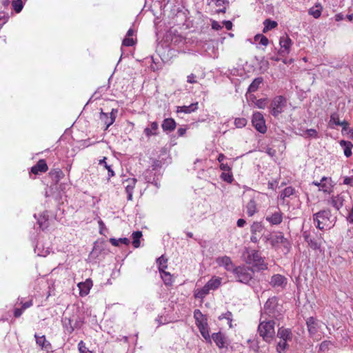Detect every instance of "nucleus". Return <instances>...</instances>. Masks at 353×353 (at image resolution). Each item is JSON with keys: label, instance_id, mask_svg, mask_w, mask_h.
<instances>
[{"label": "nucleus", "instance_id": "obj_45", "mask_svg": "<svg viewBox=\"0 0 353 353\" xmlns=\"http://www.w3.org/2000/svg\"><path fill=\"white\" fill-rule=\"evenodd\" d=\"M254 39L256 42H259L260 44L264 46H267L269 43L268 39L265 36L261 34L255 35Z\"/></svg>", "mask_w": 353, "mask_h": 353}, {"label": "nucleus", "instance_id": "obj_15", "mask_svg": "<svg viewBox=\"0 0 353 353\" xmlns=\"http://www.w3.org/2000/svg\"><path fill=\"white\" fill-rule=\"evenodd\" d=\"M265 220L271 225H278L283 221V213L280 209H277L274 212H269L265 216Z\"/></svg>", "mask_w": 353, "mask_h": 353}, {"label": "nucleus", "instance_id": "obj_1", "mask_svg": "<svg viewBox=\"0 0 353 353\" xmlns=\"http://www.w3.org/2000/svg\"><path fill=\"white\" fill-rule=\"evenodd\" d=\"M232 274L236 281L251 285V282L254 283L252 281L254 271L253 270L245 265H241L238 267H235L232 271Z\"/></svg>", "mask_w": 353, "mask_h": 353}, {"label": "nucleus", "instance_id": "obj_23", "mask_svg": "<svg viewBox=\"0 0 353 353\" xmlns=\"http://www.w3.org/2000/svg\"><path fill=\"white\" fill-rule=\"evenodd\" d=\"M198 109V103H191L190 105L176 106V112L190 114L195 112Z\"/></svg>", "mask_w": 353, "mask_h": 353}, {"label": "nucleus", "instance_id": "obj_9", "mask_svg": "<svg viewBox=\"0 0 353 353\" xmlns=\"http://www.w3.org/2000/svg\"><path fill=\"white\" fill-rule=\"evenodd\" d=\"M312 184L318 186L319 190L325 193H330L334 186L332 179L325 176L322 177L320 181H314Z\"/></svg>", "mask_w": 353, "mask_h": 353}, {"label": "nucleus", "instance_id": "obj_2", "mask_svg": "<svg viewBox=\"0 0 353 353\" xmlns=\"http://www.w3.org/2000/svg\"><path fill=\"white\" fill-rule=\"evenodd\" d=\"M275 323L273 320L261 321L258 326V332L263 339L270 343L275 335Z\"/></svg>", "mask_w": 353, "mask_h": 353}, {"label": "nucleus", "instance_id": "obj_24", "mask_svg": "<svg viewBox=\"0 0 353 353\" xmlns=\"http://www.w3.org/2000/svg\"><path fill=\"white\" fill-rule=\"evenodd\" d=\"M176 126L175 121L172 118H167L163 121L161 127L164 132H172Z\"/></svg>", "mask_w": 353, "mask_h": 353}, {"label": "nucleus", "instance_id": "obj_61", "mask_svg": "<svg viewBox=\"0 0 353 353\" xmlns=\"http://www.w3.org/2000/svg\"><path fill=\"white\" fill-rule=\"evenodd\" d=\"M343 184L353 186V176H346L343 179Z\"/></svg>", "mask_w": 353, "mask_h": 353}, {"label": "nucleus", "instance_id": "obj_53", "mask_svg": "<svg viewBox=\"0 0 353 353\" xmlns=\"http://www.w3.org/2000/svg\"><path fill=\"white\" fill-rule=\"evenodd\" d=\"M338 125L340 124V120L339 117V114L337 113H333L330 116V125Z\"/></svg>", "mask_w": 353, "mask_h": 353}, {"label": "nucleus", "instance_id": "obj_10", "mask_svg": "<svg viewBox=\"0 0 353 353\" xmlns=\"http://www.w3.org/2000/svg\"><path fill=\"white\" fill-rule=\"evenodd\" d=\"M118 113V109L113 108L110 112V115L109 116L107 113L103 112L102 109L101 110L99 119L105 125V130H107L108 128L114 123L115 121L117 114Z\"/></svg>", "mask_w": 353, "mask_h": 353}, {"label": "nucleus", "instance_id": "obj_12", "mask_svg": "<svg viewBox=\"0 0 353 353\" xmlns=\"http://www.w3.org/2000/svg\"><path fill=\"white\" fill-rule=\"evenodd\" d=\"M287 283V278L279 274H274L270 281V285L274 288L284 289Z\"/></svg>", "mask_w": 353, "mask_h": 353}, {"label": "nucleus", "instance_id": "obj_26", "mask_svg": "<svg viewBox=\"0 0 353 353\" xmlns=\"http://www.w3.org/2000/svg\"><path fill=\"white\" fill-rule=\"evenodd\" d=\"M126 182L128 183L127 185L125 186V192L128 195L127 199L128 201H131L132 199V194L137 183V179H128Z\"/></svg>", "mask_w": 353, "mask_h": 353}, {"label": "nucleus", "instance_id": "obj_55", "mask_svg": "<svg viewBox=\"0 0 353 353\" xmlns=\"http://www.w3.org/2000/svg\"><path fill=\"white\" fill-rule=\"evenodd\" d=\"M155 174L152 173V171L148 170L145 172V179L147 183H153V178H154Z\"/></svg>", "mask_w": 353, "mask_h": 353}, {"label": "nucleus", "instance_id": "obj_3", "mask_svg": "<svg viewBox=\"0 0 353 353\" xmlns=\"http://www.w3.org/2000/svg\"><path fill=\"white\" fill-rule=\"evenodd\" d=\"M331 211L329 209L322 210L313 214V220L316 224V227L319 230H323L325 228L329 227L331 224Z\"/></svg>", "mask_w": 353, "mask_h": 353}, {"label": "nucleus", "instance_id": "obj_38", "mask_svg": "<svg viewBox=\"0 0 353 353\" xmlns=\"http://www.w3.org/2000/svg\"><path fill=\"white\" fill-rule=\"evenodd\" d=\"M256 211V204L254 199H251L246 205V212L249 216H253Z\"/></svg>", "mask_w": 353, "mask_h": 353}, {"label": "nucleus", "instance_id": "obj_44", "mask_svg": "<svg viewBox=\"0 0 353 353\" xmlns=\"http://www.w3.org/2000/svg\"><path fill=\"white\" fill-rule=\"evenodd\" d=\"M194 317L195 319L196 325L199 323H207V319L204 317L199 310H195L194 312Z\"/></svg>", "mask_w": 353, "mask_h": 353}, {"label": "nucleus", "instance_id": "obj_60", "mask_svg": "<svg viewBox=\"0 0 353 353\" xmlns=\"http://www.w3.org/2000/svg\"><path fill=\"white\" fill-rule=\"evenodd\" d=\"M161 167V161L157 159L153 161L152 164V170H157Z\"/></svg>", "mask_w": 353, "mask_h": 353}, {"label": "nucleus", "instance_id": "obj_21", "mask_svg": "<svg viewBox=\"0 0 353 353\" xmlns=\"http://www.w3.org/2000/svg\"><path fill=\"white\" fill-rule=\"evenodd\" d=\"M303 237L312 249L318 250L320 248L321 243L314 238H312L310 232H308L307 231L303 232Z\"/></svg>", "mask_w": 353, "mask_h": 353}, {"label": "nucleus", "instance_id": "obj_42", "mask_svg": "<svg viewBox=\"0 0 353 353\" xmlns=\"http://www.w3.org/2000/svg\"><path fill=\"white\" fill-rule=\"evenodd\" d=\"M106 159H107L106 157H103V159L99 161V164L103 165L104 168L108 170V179L109 180L110 179V177H112L114 176V172L112 169V166L107 163Z\"/></svg>", "mask_w": 353, "mask_h": 353}, {"label": "nucleus", "instance_id": "obj_28", "mask_svg": "<svg viewBox=\"0 0 353 353\" xmlns=\"http://www.w3.org/2000/svg\"><path fill=\"white\" fill-rule=\"evenodd\" d=\"M196 326L198 327L202 336L206 340V341L211 343V336L209 333L208 323H199Z\"/></svg>", "mask_w": 353, "mask_h": 353}, {"label": "nucleus", "instance_id": "obj_50", "mask_svg": "<svg viewBox=\"0 0 353 353\" xmlns=\"http://www.w3.org/2000/svg\"><path fill=\"white\" fill-rule=\"evenodd\" d=\"M161 278L163 279L164 283L166 285H170L172 282L170 274L165 271L164 272H161Z\"/></svg>", "mask_w": 353, "mask_h": 353}, {"label": "nucleus", "instance_id": "obj_56", "mask_svg": "<svg viewBox=\"0 0 353 353\" xmlns=\"http://www.w3.org/2000/svg\"><path fill=\"white\" fill-rule=\"evenodd\" d=\"M331 345V342L330 341H323L319 346L320 351L325 352L328 350L329 346Z\"/></svg>", "mask_w": 353, "mask_h": 353}, {"label": "nucleus", "instance_id": "obj_5", "mask_svg": "<svg viewBox=\"0 0 353 353\" xmlns=\"http://www.w3.org/2000/svg\"><path fill=\"white\" fill-rule=\"evenodd\" d=\"M286 99L283 96L275 97L270 103V113L274 117H278L283 111L286 106Z\"/></svg>", "mask_w": 353, "mask_h": 353}, {"label": "nucleus", "instance_id": "obj_13", "mask_svg": "<svg viewBox=\"0 0 353 353\" xmlns=\"http://www.w3.org/2000/svg\"><path fill=\"white\" fill-rule=\"evenodd\" d=\"M263 229L264 227L261 222H254L250 228V241L253 243H257Z\"/></svg>", "mask_w": 353, "mask_h": 353}, {"label": "nucleus", "instance_id": "obj_19", "mask_svg": "<svg viewBox=\"0 0 353 353\" xmlns=\"http://www.w3.org/2000/svg\"><path fill=\"white\" fill-rule=\"evenodd\" d=\"M213 340L216 345L219 348L225 347L227 345V339L225 335L221 332L213 333L211 336V340Z\"/></svg>", "mask_w": 353, "mask_h": 353}, {"label": "nucleus", "instance_id": "obj_17", "mask_svg": "<svg viewBox=\"0 0 353 353\" xmlns=\"http://www.w3.org/2000/svg\"><path fill=\"white\" fill-rule=\"evenodd\" d=\"M347 196V193L341 192L336 196H332L330 203L336 210H339L343 205Z\"/></svg>", "mask_w": 353, "mask_h": 353}, {"label": "nucleus", "instance_id": "obj_35", "mask_svg": "<svg viewBox=\"0 0 353 353\" xmlns=\"http://www.w3.org/2000/svg\"><path fill=\"white\" fill-rule=\"evenodd\" d=\"M221 283V279L219 277H212L208 282L206 283L208 289L210 290H216L217 289Z\"/></svg>", "mask_w": 353, "mask_h": 353}, {"label": "nucleus", "instance_id": "obj_27", "mask_svg": "<svg viewBox=\"0 0 353 353\" xmlns=\"http://www.w3.org/2000/svg\"><path fill=\"white\" fill-rule=\"evenodd\" d=\"M308 332L310 335H314L318 331V323L315 318L311 316L306 321Z\"/></svg>", "mask_w": 353, "mask_h": 353}, {"label": "nucleus", "instance_id": "obj_58", "mask_svg": "<svg viewBox=\"0 0 353 353\" xmlns=\"http://www.w3.org/2000/svg\"><path fill=\"white\" fill-rule=\"evenodd\" d=\"M122 44L125 46H132L134 44V41L132 38L125 37L123 40Z\"/></svg>", "mask_w": 353, "mask_h": 353}, {"label": "nucleus", "instance_id": "obj_36", "mask_svg": "<svg viewBox=\"0 0 353 353\" xmlns=\"http://www.w3.org/2000/svg\"><path fill=\"white\" fill-rule=\"evenodd\" d=\"M159 125L158 123L156 121H154L151 123L150 128H146L144 130V133L146 135V137H150L152 135H156L157 134V130H158Z\"/></svg>", "mask_w": 353, "mask_h": 353}, {"label": "nucleus", "instance_id": "obj_7", "mask_svg": "<svg viewBox=\"0 0 353 353\" xmlns=\"http://www.w3.org/2000/svg\"><path fill=\"white\" fill-rule=\"evenodd\" d=\"M248 260L254 267L257 268L260 270L268 269L267 264L265 263L264 259L261 256L259 251H252V252L248 256Z\"/></svg>", "mask_w": 353, "mask_h": 353}, {"label": "nucleus", "instance_id": "obj_39", "mask_svg": "<svg viewBox=\"0 0 353 353\" xmlns=\"http://www.w3.org/2000/svg\"><path fill=\"white\" fill-rule=\"evenodd\" d=\"M132 245L135 248L140 247V239L142 237V232L141 231H135L132 234Z\"/></svg>", "mask_w": 353, "mask_h": 353}, {"label": "nucleus", "instance_id": "obj_22", "mask_svg": "<svg viewBox=\"0 0 353 353\" xmlns=\"http://www.w3.org/2000/svg\"><path fill=\"white\" fill-rule=\"evenodd\" d=\"M48 165L44 159H40L35 165L32 167L31 172L37 174L39 172H46L48 170Z\"/></svg>", "mask_w": 353, "mask_h": 353}, {"label": "nucleus", "instance_id": "obj_14", "mask_svg": "<svg viewBox=\"0 0 353 353\" xmlns=\"http://www.w3.org/2000/svg\"><path fill=\"white\" fill-rule=\"evenodd\" d=\"M207 4L212 8L218 7L219 8L216 10L217 14L221 12L225 13L226 12L227 7L230 5L229 0H207Z\"/></svg>", "mask_w": 353, "mask_h": 353}, {"label": "nucleus", "instance_id": "obj_52", "mask_svg": "<svg viewBox=\"0 0 353 353\" xmlns=\"http://www.w3.org/2000/svg\"><path fill=\"white\" fill-rule=\"evenodd\" d=\"M78 348L80 353H92V351L89 350L85 346V343L83 341H81L78 343Z\"/></svg>", "mask_w": 353, "mask_h": 353}, {"label": "nucleus", "instance_id": "obj_46", "mask_svg": "<svg viewBox=\"0 0 353 353\" xmlns=\"http://www.w3.org/2000/svg\"><path fill=\"white\" fill-rule=\"evenodd\" d=\"M221 179L227 183H232L234 180V178L231 170L228 172H223L221 174Z\"/></svg>", "mask_w": 353, "mask_h": 353}, {"label": "nucleus", "instance_id": "obj_32", "mask_svg": "<svg viewBox=\"0 0 353 353\" xmlns=\"http://www.w3.org/2000/svg\"><path fill=\"white\" fill-rule=\"evenodd\" d=\"M340 145L344 149V154L346 157H350L352 155V148L353 147V144L350 141L341 140L340 141Z\"/></svg>", "mask_w": 353, "mask_h": 353}, {"label": "nucleus", "instance_id": "obj_40", "mask_svg": "<svg viewBox=\"0 0 353 353\" xmlns=\"http://www.w3.org/2000/svg\"><path fill=\"white\" fill-rule=\"evenodd\" d=\"M295 192V190L292 186H288L285 188L280 194V199L284 200L287 197H290L291 195H293Z\"/></svg>", "mask_w": 353, "mask_h": 353}, {"label": "nucleus", "instance_id": "obj_63", "mask_svg": "<svg viewBox=\"0 0 353 353\" xmlns=\"http://www.w3.org/2000/svg\"><path fill=\"white\" fill-rule=\"evenodd\" d=\"M195 79H196V76L192 73L188 76L187 82L189 83H196V81Z\"/></svg>", "mask_w": 353, "mask_h": 353}, {"label": "nucleus", "instance_id": "obj_37", "mask_svg": "<svg viewBox=\"0 0 353 353\" xmlns=\"http://www.w3.org/2000/svg\"><path fill=\"white\" fill-rule=\"evenodd\" d=\"M264 28L263 30V33H266L267 32L274 29L278 26V23L275 21H272L270 19H267L263 21Z\"/></svg>", "mask_w": 353, "mask_h": 353}, {"label": "nucleus", "instance_id": "obj_20", "mask_svg": "<svg viewBox=\"0 0 353 353\" xmlns=\"http://www.w3.org/2000/svg\"><path fill=\"white\" fill-rule=\"evenodd\" d=\"M92 286V281L90 279H88L84 282H80L78 284L79 289V294L81 296H86L89 294L90 290Z\"/></svg>", "mask_w": 353, "mask_h": 353}, {"label": "nucleus", "instance_id": "obj_16", "mask_svg": "<svg viewBox=\"0 0 353 353\" xmlns=\"http://www.w3.org/2000/svg\"><path fill=\"white\" fill-rule=\"evenodd\" d=\"M34 338L36 339L37 344L41 348V350L47 352L52 351V346L51 343L46 340V338L44 335L35 334Z\"/></svg>", "mask_w": 353, "mask_h": 353}, {"label": "nucleus", "instance_id": "obj_62", "mask_svg": "<svg viewBox=\"0 0 353 353\" xmlns=\"http://www.w3.org/2000/svg\"><path fill=\"white\" fill-rule=\"evenodd\" d=\"M265 152L271 157H275L276 154V150L272 148H267Z\"/></svg>", "mask_w": 353, "mask_h": 353}, {"label": "nucleus", "instance_id": "obj_11", "mask_svg": "<svg viewBox=\"0 0 353 353\" xmlns=\"http://www.w3.org/2000/svg\"><path fill=\"white\" fill-rule=\"evenodd\" d=\"M279 44L281 48L279 51V54L283 57L288 54L292 44L291 39L287 34L282 36L279 39Z\"/></svg>", "mask_w": 353, "mask_h": 353}, {"label": "nucleus", "instance_id": "obj_43", "mask_svg": "<svg viewBox=\"0 0 353 353\" xmlns=\"http://www.w3.org/2000/svg\"><path fill=\"white\" fill-rule=\"evenodd\" d=\"M110 242L114 246H119L120 243H123L126 245H129L130 240L128 238H119L118 239L114 238H110Z\"/></svg>", "mask_w": 353, "mask_h": 353}, {"label": "nucleus", "instance_id": "obj_41", "mask_svg": "<svg viewBox=\"0 0 353 353\" xmlns=\"http://www.w3.org/2000/svg\"><path fill=\"white\" fill-rule=\"evenodd\" d=\"M167 262L168 259L163 255L157 259V263H158L159 270L161 273L164 272L165 270L167 268Z\"/></svg>", "mask_w": 353, "mask_h": 353}, {"label": "nucleus", "instance_id": "obj_64", "mask_svg": "<svg viewBox=\"0 0 353 353\" xmlns=\"http://www.w3.org/2000/svg\"><path fill=\"white\" fill-rule=\"evenodd\" d=\"M220 169L223 172H228L231 170V168L228 163H221L220 164Z\"/></svg>", "mask_w": 353, "mask_h": 353}, {"label": "nucleus", "instance_id": "obj_31", "mask_svg": "<svg viewBox=\"0 0 353 353\" xmlns=\"http://www.w3.org/2000/svg\"><path fill=\"white\" fill-rule=\"evenodd\" d=\"M49 175L50 176L52 180L55 183H57L63 177L64 174L60 168H54L50 170Z\"/></svg>", "mask_w": 353, "mask_h": 353}, {"label": "nucleus", "instance_id": "obj_4", "mask_svg": "<svg viewBox=\"0 0 353 353\" xmlns=\"http://www.w3.org/2000/svg\"><path fill=\"white\" fill-rule=\"evenodd\" d=\"M281 305L276 296L268 299L264 305V312L271 318L277 319L281 315Z\"/></svg>", "mask_w": 353, "mask_h": 353}, {"label": "nucleus", "instance_id": "obj_34", "mask_svg": "<svg viewBox=\"0 0 353 353\" xmlns=\"http://www.w3.org/2000/svg\"><path fill=\"white\" fill-rule=\"evenodd\" d=\"M323 8L320 3H316L314 6L310 8L308 12L315 19L320 17Z\"/></svg>", "mask_w": 353, "mask_h": 353}, {"label": "nucleus", "instance_id": "obj_30", "mask_svg": "<svg viewBox=\"0 0 353 353\" xmlns=\"http://www.w3.org/2000/svg\"><path fill=\"white\" fill-rule=\"evenodd\" d=\"M63 325L68 333H72L75 328L79 327V323L76 322L74 325H72V319L70 318L65 317L63 319Z\"/></svg>", "mask_w": 353, "mask_h": 353}, {"label": "nucleus", "instance_id": "obj_51", "mask_svg": "<svg viewBox=\"0 0 353 353\" xmlns=\"http://www.w3.org/2000/svg\"><path fill=\"white\" fill-rule=\"evenodd\" d=\"M247 124V119L245 118H236L234 120V125L238 128H243Z\"/></svg>", "mask_w": 353, "mask_h": 353}, {"label": "nucleus", "instance_id": "obj_18", "mask_svg": "<svg viewBox=\"0 0 353 353\" xmlns=\"http://www.w3.org/2000/svg\"><path fill=\"white\" fill-rule=\"evenodd\" d=\"M216 263L219 266H223L227 271L232 272L235 268L230 257L228 256L218 257L216 259Z\"/></svg>", "mask_w": 353, "mask_h": 353}, {"label": "nucleus", "instance_id": "obj_8", "mask_svg": "<svg viewBox=\"0 0 353 353\" xmlns=\"http://www.w3.org/2000/svg\"><path fill=\"white\" fill-rule=\"evenodd\" d=\"M252 123L255 129L260 133L264 134L267 131L265 119L260 112L253 114Z\"/></svg>", "mask_w": 353, "mask_h": 353}, {"label": "nucleus", "instance_id": "obj_6", "mask_svg": "<svg viewBox=\"0 0 353 353\" xmlns=\"http://www.w3.org/2000/svg\"><path fill=\"white\" fill-rule=\"evenodd\" d=\"M270 244L273 248L282 245L286 252H288L291 248L290 243L281 232H278L270 236Z\"/></svg>", "mask_w": 353, "mask_h": 353}, {"label": "nucleus", "instance_id": "obj_54", "mask_svg": "<svg viewBox=\"0 0 353 353\" xmlns=\"http://www.w3.org/2000/svg\"><path fill=\"white\" fill-rule=\"evenodd\" d=\"M12 6L16 12L19 13L22 10V0L13 1Z\"/></svg>", "mask_w": 353, "mask_h": 353}, {"label": "nucleus", "instance_id": "obj_48", "mask_svg": "<svg viewBox=\"0 0 353 353\" xmlns=\"http://www.w3.org/2000/svg\"><path fill=\"white\" fill-rule=\"evenodd\" d=\"M219 320H222V319H226L228 320V325H229V327H232V314L231 312L230 311H228L227 312L224 313V314H222L221 315H220L218 318Z\"/></svg>", "mask_w": 353, "mask_h": 353}, {"label": "nucleus", "instance_id": "obj_33", "mask_svg": "<svg viewBox=\"0 0 353 353\" xmlns=\"http://www.w3.org/2000/svg\"><path fill=\"white\" fill-rule=\"evenodd\" d=\"M263 79L262 77L255 78L251 84L249 85L248 92H254L258 90L260 85L263 83Z\"/></svg>", "mask_w": 353, "mask_h": 353}, {"label": "nucleus", "instance_id": "obj_57", "mask_svg": "<svg viewBox=\"0 0 353 353\" xmlns=\"http://www.w3.org/2000/svg\"><path fill=\"white\" fill-rule=\"evenodd\" d=\"M305 133L308 137L317 138L318 132L315 129H307L305 130Z\"/></svg>", "mask_w": 353, "mask_h": 353}, {"label": "nucleus", "instance_id": "obj_49", "mask_svg": "<svg viewBox=\"0 0 353 353\" xmlns=\"http://www.w3.org/2000/svg\"><path fill=\"white\" fill-rule=\"evenodd\" d=\"M288 341L281 340L276 345V351L279 353H284L285 350L288 347Z\"/></svg>", "mask_w": 353, "mask_h": 353}, {"label": "nucleus", "instance_id": "obj_47", "mask_svg": "<svg viewBox=\"0 0 353 353\" xmlns=\"http://www.w3.org/2000/svg\"><path fill=\"white\" fill-rule=\"evenodd\" d=\"M210 292V289L207 287L205 284L201 289L199 290L198 292L195 294L196 298H203L205 296Z\"/></svg>", "mask_w": 353, "mask_h": 353}, {"label": "nucleus", "instance_id": "obj_29", "mask_svg": "<svg viewBox=\"0 0 353 353\" xmlns=\"http://www.w3.org/2000/svg\"><path fill=\"white\" fill-rule=\"evenodd\" d=\"M48 214L47 212H43L39 218H37V223L41 230H45L48 228Z\"/></svg>", "mask_w": 353, "mask_h": 353}, {"label": "nucleus", "instance_id": "obj_25", "mask_svg": "<svg viewBox=\"0 0 353 353\" xmlns=\"http://www.w3.org/2000/svg\"><path fill=\"white\" fill-rule=\"evenodd\" d=\"M277 336L283 341H291L292 340V333L290 329L281 327L279 329Z\"/></svg>", "mask_w": 353, "mask_h": 353}, {"label": "nucleus", "instance_id": "obj_59", "mask_svg": "<svg viewBox=\"0 0 353 353\" xmlns=\"http://www.w3.org/2000/svg\"><path fill=\"white\" fill-rule=\"evenodd\" d=\"M212 21V28L214 30H220L223 28V26L216 21Z\"/></svg>", "mask_w": 353, "mask_h": 353}]
</instances>
